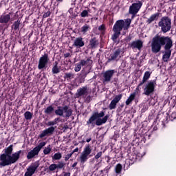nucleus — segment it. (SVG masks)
Here are the masks:
<instances>
[{
    "instance_id": "nucleus-11",
    "label": "nucleus",
    "mask_w": 176,
    "mask_h": 176,
    "mask_svg": "<svg viewBox=\"0 0 176 176\" xmlns=\"http://www.w3.org/2000/svg\"><path fill=\"white\" fill-rule=\"evenodd\" d=\"M156 86V81L151 80L146 84L144 89V93L145 96H150L155 91V87Z\"/></svg>"
},
{
    "instance_id": "nucleus-19",
    "label": "nucleus",
    "mask_w": 176,
    "mask_h": 176,
    "mask_svg": "<svg viewBox=\"0 0 176 176\" xmlns=\"http://www.w3.org/2000/svg\"><path fill=\"white\" fill-rule=\"evenodd\" d=\"M73 46H75V47H83V46H85V41H83V38H76L74 40Z\"/></svg>"
},
{
    "instance_id": "nucleus-36",
    "label": "nucleus",
    "mask_w": 176,
    "mask_h": 176,
    "mask_svg": "<svg viewBox=\"0 0 176 176\" xmlns=\"http://www.w3.org/2000/svg\"><path fill=\"white\" fill-rule=\"evenodd\" d=\"M149 78H151V72H145L144 76H143V79L146 81V80H148V79H149Z\"/></svg>"
},
{
    "instance_id": "nucleus-1",
    "label": "nucleus",
    "mask_w": 176,
    "mask_h": 176,
    "mask_svg": "<svg viewBox=\"0 0 176 176\" xmlns=\"http://www.w3.org/2000/svg\"><path fill=\"white\" fill-rule=\"evenodd\" d=\"M162 46H164V54L162 56V60L164 63H168L171 57V47H173V40L168 36H160L156 34L152 39L151 52L155 54L162 50Z\"/></svg>"
},
{
    "instance_id": "nucleus-2",
    "label": "nucleus",
    "mask_w": 176,
    "mask_h": 176,
    "mask_svg": "<svg viewBox=\"0 0 176 176\" xmlns=\"http://www.w3.org/2000/svg\"><path fill=\"white\" fill-rule=\"evenodd\" d=\"M3 152L4 153L0 155V167H6L17 163L21 155V150L13 153V144L4 148Z\"/></svg>"
},
{
    "instance_id": "nucleus-4",
    "label": "nucleus",
    "mask_w": 176,
    "mask_h": 176,
    "mask_svg": "<svg viewBox=\"0 0 176 176\" xmlns=\"http://www.w3.org/2000/svg\"><path fill=\"white\" fill-rule=\"evenodd\" d=\"M93 66V60H91V57H87L85 59H82L80 61V63H76L74 67L75 72H79L80 69H82V67H83V69H86L88 68L87 72H85L84 76L86 78L89 74H90V71L91 70V67Z\"/></svg>"
},
{
    "instance_id": "nucleus-20",
    "label": "nucleus",
    "mask_w": 176,
    "mask_h": 176,
    "mask_svg": "<svg viewBox=\"0 0 176 176\" xmlns=\"http://www.w3.org/2000/svg\"><path fill=\"white\" fill-rule=\"evenodd\" d=\"M10 14H2L0 16V23L1 24H6L10 21Z\"/></svg>"
},
{
    "instance_id": "nucleus-38",
    "label": "nucleus",
    "mask_w": 176,
    "mask_h": 176,
    "mask_svg": "<svg viewBox=\"0 0 176 176\" xmlns=\"http://www.w3.org/2000/svg\"><path fill=\"white\" fill-rule=\"evenodd\" d=\"M81 17H89V11L87 10H84L81 13H80Z\"/></svg>"
},
{
    "instance_id": "nucleus-29",
    "label": "nucleus",
    "mask_w": 176,
    "mask_h": 176,
    "mask_svg": "<svg viewBox=\"0 0 176 176\" xmlns=\"http://www.w3.org/2000/svg\"><path fill=\"white\" fill-rule=\"evenodd\" d=\"M53 111H54V108H53L52 106H49L45 109V113H46L47 115H50V113H52Z\"/></svg>"
},
{
    "instance_id": "nucleus-56",
    "label": "nucleus",
    "mask_w": 176,
    "mask_h": 176,
    "mask_svg": "<svg viewBox=\"0 0 176 176\" xmlns=\"http://www.w3.org/2000/svg\"><path fill=\"white\" fill-rule=\"evenodd\" d=\"M170 2H175L176 0H170Z\"/></svg>"
},
{
    "instance_id": "nucleus-28",
    "label": "nucleus",
    "mask_w": 176,
    "mask_h": 176,
    "mask_svg": "<svg viewBox=\"0 0 176 176\" xmlns=\"http://www.w3.org/2000/svg\"><path fill=\"white\" fill-rule=\"evenodd\" d=\"M122 164H118L115 167V171L116 174H120V173H122Z\"/></svg>"
},
{
    "instance_id": "nucleus-41",
    "label": "nucleus",
    "mask_w": 176,
    "mask_h": 176,
    "mask_svg": "<svg viewBox=\"0 0 176 176\" xmlns=\"http://www.w3.org/2000/svg\"><path fill=\"white\" fill-rule=\"evenodd\" d=\"M64 166H65V164H64V162H59L58 164H56V168H60V169L63 168Z\"/></svg>"
},
{
    "instance_id": "nucleus-40",
    "label": "nucleus",
    "mask_w": 176,
    "mask_h": 176,
    "mask_svg": "<svg viewBox=\"0 0 176 176\" xmlns=\"http://www.w3.org/2000/svg\"><path fill=\"white\" fill-rule=\"evenodd\" d=\"M83 98L85 102L89 103L90 102V101H91V96L90 95L89 96L87 95L86 96H84Z\"/></svg>"
},
{
    "instance_id": "nucleus-35",
    "label": "nucleus",
    "mask_w": 176,
    "mask_h": 176,
    "mask_svg": "<svg viewBox=\"0 0 176 176\" xmlns=\"http://www.w3.org/2000/svg\"><path fill=\"white\" fill-rule=\"evenodd\" d=\"M52 152V147H50V145L47 146V147H45L43 150L44 155H49Z\"/></svg>"
},
{
    "instance_id": "nucleus-48",
    "label": "nucleus",
    "mask_w": 176,
    "mask_h": 176,
    "mask_svg": "<svg viewBox=\"0 0 176 176\" xmlns=\"http://www.w3.org/2000/svg\"><path fill=\"white\" fill-rule=\"evenodd\" d=\"M63 174V176H71V173L69 172H64Z\"/></svg>"
},
{
    "instance_id": "nucleus-15",
    "label": "nucleus",
    "mask_w": 176,
    "mask_h": 176,
    "mask_svg": "<svg viewBox=\"0 0 176 176\" xmlns=\"http://www.w3.org/2000/svg\"><path fill=\"white\" fill-rule=\"evenodd\" d=\"M90 93H91V91H90V89H89V87H87V86H85V87L79 88L77 90L76 96L77 98H79V97H85L86 96H89Z\"/></svg>"
},
{
    "instance_id": "nucleus-3",
    "label": "nucleus",
    "mask_w": 176,
    "mask_h": 176,
    "mask_svg": "<svg viewBox=\"0 0 176 176\" xmlns=\"http://www.w3.org/2000/svg\"><path fill=\"white\" fill-rule=\"evenodd\" d=\"M130 24H131V19H126V21L123 20H118L116 22L113 27V34L112 35V41L115 42L120 36V32L127 31L130 28Z\"/></svg>"
},
{
    "instance_id": "nucleus-33",
    "label": "nucleus",
    "mask_w": 176,
    "mask_h": 176,
    "mask_svg": "<svg viewBox=\"0 0 176 176\" xmlns=\"http://www.w3.org/2000/svg\"><path fill=\"white\" fill-rule=\"evenodd\" d=\"M61 157H63V155L60 154V153H56L52 157V159L54 160H60Z\"/></svg>"
},
{
    "instance_id": "nucleus-13",
    "label": "nucleus",
    "mask_w": 176,
    "mask_h": 176,
    "mask_svg": "<svg viewBox=\"0 0 176 176\" xmlns=\"http://www.w3.org/2000/svg\"><path fill=\"white\" fill-rule=\"evenodd\" d=\"M116 74V71L114 69L107 70L103 74V83L106 85V83H109L111 80H112V78H113V75Z\"/></svg>"
},
{
    "instance_id": "nucleus-51",
    "label": "nucleus",
    "mask_w": 176,
    "mask_h": 176,
    "mask_svg": "<svg viewBox=\"0 0 176 176\" xmlns=\"http://www.w3.org/2000/svg\"><path fill=\"white\" fill-rule=\"evenodd\" d=\"M76 166H78V162H74L72 165V167L73 168H74V167H76Z\"/></svg>"
},
{
    "instance_id": "nucleus-23",
    "label": "nucleus",
    "mask_w": 176,
    "mask_h": 176,
    "mask_svg": "<svg viewBox=\"0 0 176 176\" xmlns=\"http://www.w3.org/2000/svg\"><path fill=\"white\" fill-rule=\"evenodd\" d=\"M157 19H159V13L153 14L146 20V23L147 24H151L153 23L155 20H157Z\"/></svg>"
},
{
    "instance_id": "nucleus-6",
    "label": "nucleus",
    "mask_w": 176,
    "mask_h": 176,
    "mask_svg": "<svg viewBox=\"0 0 176 176\" xmlns=\"http://www.w3.org/2000/svg\"><path fill=\"white\" fill-rule=\"evenodd\" d=\"M55 114L63 118H69L72 115V110L68 106L58 107Z\"/></svg>"
},
{
    "instance_id": "nucleus-32",
    "label": "nucleus",
    "mask_w": 176,
    "mask_h": 176,
    "mask_svg": "<svg viewBox=\"0 0 176 176\" xmlns=\"http://www.w3.org/2000/svg\"><path fill=\"white\" fill-rule=\"evenodd\" d=\"M19 27H20V21L18 20L13 23L12 28H14L15 31H17Z\"/></svg>"
},
{
    "instance_id": "nucleus-53",
    "label": "nucleus",
    "mask_w": 176,
    "mask_h": 176,
    "mask_svg": "<svg viewBox=\"0 0 176 176\" xmlns=\"http://www.w3.org/2000/svg\"><path fill=\"white\" fill-rule=\"evenodd\" d=\"M109 160H111V157H108L107 163H109Z\"/></svg>"
},
{
    "instance_id": "nucleus-7",
    "label": "nucleus",
    "mask_w": 176,
    "mask_h": 176,
    "mask_svg": "<svg viewBox=\"0 0 176 176\" xmlns=\"http://www.w3.org/2000/svg\"><path fill=\"white\" fill-rule=\"evenodd\" d=\"M45 145L46 142H40L36 147L28 153L27 159L30 160L31 159H34L36 156H38V155H39V152H41V149H42V148Z\"/></svg>"
},
{
    "instance_id": "nucleus-18",
    "label": "nucleus",
    "mask_w": 176,
    "mask_h": 176,
    "mask_svg": "<svg viewBox=\"0 0 176 176\" xmlns=\"http://www.w3.org/2000/svg\"><path fill=\"white\" fill-rule=\"evenodd\" d=\"M122 97H123V95L119 94L115 96V98L111 100L109 105V108L111 111L112 109H116V105H118V102L122 100Z\"/></svg>"
},
{
    "instance_id": "nucleus-54",
    "label": "nucleus",
    "mask_w": 176,
    "mask_h": 176,
    "mask_svg": "<svg viewBox=\"0 0 176 176\" xmlns=\"http://www.w3.org/2000/svg\"><path fill=\"white\" fill-rule=\"evenodd\" d=\"M56 2H63V0H56Z\"/></svg>"
},
{
    "instance_id": "nucleus-25",
    "label": "nucleus",
    "mask_w": 176,
    "mask_h": 176,
    "mask_svg": "<svg viewBox=\"0 0 176 176\" xmlns=\"http://www.w3.org/2000/svg\"><path fill=\"white\" fill-rule=\"evenodd\" d=\"M97 120V117L94 114L91 116L88 121H87V124H94V122Z\"/></svg>"
},
{
    "instance_id": "nucleus-22",
    "label": "nucleus",
    "mask_w": 176,
    "mask_h": 176,
    "mask_svg": "<svg viewBox=\"0 0 176 176\" xmlns=\"http://www.w3.org/2000/svg\"><path fill=\"white\" fill-rule=\"evenodd\" d=\"M137 94H138V91H135V92L131 94V95L125 102L126 105H130V103L134 101V98H135V96H137Z\"/></svg>"
},
{
    "instance_id": "nucleus-52",
    "label": "nucleus",
    "mask_w": 176,
    "mask_h": 176,
    "mask_svg": "<svg viewBox=\"0 0 176 176\" xmlns=\"http://www.w3.org/2000/svg\"><path fill=\"white\" fill-rule=\"evenodd\" d=\"M90 141H91V138H88V139H87V140H86L87 142H89Z\"/></svg>"
},
{
    "instance_id": "nucleus-39",
    "label": "nucleus",
    "mask_w": 176,
    "mask_h": 176,
    "mask_svg": "<svg viewBox=\"0 0 176 176\" xmlns=\"http://www.w3.org/2000/svg\"><path fill=\"white\" fill-rule=\"evenodd\" d=\"M56 168H57V164H52L49 166L50 171H54V170H56Z\"/></svg>"
},
{
    "instance_id": "nucleus-49",
    "label": "nucleus",
    "mask_w": 176,
    "mask_h": 176,
    "mask_svg": "<svg viewBox=\"0 0 176 176\" xmlns=\"http://www.w3.org/2000/svg\"><path fill=\"white\" fill-rule=\"evenodd\" d=\"M69 56H71V54H69V52L66 53V54H64L65 58H67V57H69Z\"/></svg>"
},
{
    "instance_id": "nucleus-9",
    "label": "nucleus",
    "mask_w": 176,
    "mask_h": 176,
    "mask_svg": "<svg viewBox=\"0 0 176 176\" xmlns=\"http://www.w3.org/2000/svg\"><path fill=\"white\" fill-rule=\"evenodd\" d=\"M94 114L95 115L97 119L96 121V126H102V124L107 123V121L109 118V115L105 116V113H104V111H100V113L95 112L94 113Z\"/></svg>"
},
{
    "instance_id": "nucleus-34",
    "label": "nucleus",
    "mask_w": 176,
    "mask_h": 176,
    "mask_svg": "<svg viewBox=\"0 0 176 176\" xmlns=\"http://www.w3.org/2000/svg\"><path fill=\"white\" fill-rule=\"evenodd\" d=\"M47 136H49V133H47V131L45 129L38 135V138H43L44 137H47Z\"/></svg>"
},
{
    "instance_id": "nucleus-57",
    "label": "nucleus",
    "mask_w": 176,
    "mask_h": 176,
    "mask_svg": "<svg viewBox=\"0 0 176 176\" xmlns=\"http://www.w3.org/2000/svg\"><path fill=\"white\" fill-rule=\"evenodd\" d=\"M98 164H100V163L96 164L95 165L96 167H97V166H98Z\"/></svg>"
},
{
    "instance_id": "nucleus-46",
    "label": "nucleus",
    "mask_w": 176,
    "mask_h": 176,
    "mask_svg": "<svg viewBox=\"0 0 176 176\" xmlns=\"http://www.w3.org/2000/svg\"><path fill=\"white\" fill-rule=\"evenodd\" d=\"M98 30L99 31H104V30H105V26L104 25H102L98 27Z\"/></svg>"
},
{
    "instance_id": "nucleus-12",
    "label": "nucleus",
    "mask_w": 176,
    "mask_h": 176,
    "mask_svg": "<svg viewBox=\"0 0 176 176\" xmlns=\"http://www.w3.org/2000/svg\"><path fill=\"white\" fill-rule=\"evenodd\" d=\"M50 60L49 54H44L38 60V69H43V68H46V65L49 63Z\"/></svg>"
},
{
    "instance_id": "nucleus-50",
    "label": "nucleus",
    "mask_w": 176,
    "mask_h": 176,
    "mask_svg": "<svg viewBox=\"0 0 176 176\" xmlns=\"http://www.w3.org/2000/svg\"><path fill=\"white\" fill-rule=\"evenodd\" d=\"M79 151V148L78 147H76L72 152V155H74V153H75L76 152H78Z\"/></svg>"
},
{
    "instance_id": "nucleus-44",
    "label": "nucleus",
    "mask_w": 176,
    "mask_h": 176,
    "mask_svg": "<svg viewBox=\"0 0 176 176\" xmlns=\"http://www.w3.org/2000/svg\"><path fill=\"white\" fill-rule=\"evenodd\" d=\"M72 153H71L70 154H67L65 155V162H67V160H69V158L72 156Z\"/></svg>"
},
{
    "instance_id": "nucleus-26",
    "label": "nucleus",
    "mask_w": 176,
    "mask_h": 176,
    "mask_svg": "<svg viewBox=\"0 0 176 176\" xmlns=\"http://www.w3.org/2000/svg\"><path fill=\"white\" fill-rule=\"evenodd\" d=\"M59 121H60V118H56L53 121H49L47 125L51 126V127H53V126L57 124V123H58Z\"/></svg>"
},
{
    "instance_id": "nucleus-14",
    "label": "nucleus",
    "mask_w": 176,
    "mask_h": 176,
    "mask_svg": "<svg viewBox=\"0 0 176 176\" xmlns=\"http://www.w3.org/2000/svg\"><path fill=\"white\" fill-rule=\"evenodd\" d=\"M38 167H39V162H35L29 166L27 168V171L25 173L24 176H32L35 174V171L38 170Z\"/></svg>"
},
{
    "instance_id": "nucleus-27",
    "label": "nucleus",
    "mask_w": 176,
    "mask_h": 176,
    "mask_svg": "<svg viewBox=\"0 0 176 176\" xmlns=\"http://www.w3.org/2000/svg\"><path fill=\"white\" fill-rule=\"evenodd\" d=\"M24 117L26 120H31L32 119V113L30 111H26L24 113Z\"/></svg>"
},
{
    "instance_id": "nucleus-31",
    "label": "nucleus",
    "mask_w": 176,
    "mask_h": 176,
    "mask_svg": "<svg viewBox=\"0 0 176 176\" xmlns=\"http://www.w3.org/2000/svg\"><path fill=\"white\" fill-rule=\"evenodd\" d=\"M57 63H56L55 65L52 67V74H59L60 72V68H58V66H57Z\"/></svg>"
},
{
    "instance_id": "nucleus-21",
    "label": "nucleus",
    "mask_w": 176,
    "mask_h": 176,
    "mask_svg": "<svg viewBox=\"0 0 176 176\" xmlns=\"http://www.w3.org/2000/svg\"><path fill=\"white\" fill-rule=\"evenodd\" d=\"M91 30V27L90 26V25L85 24L80 28V32L82 35H86V34H87V32H89V31H90Z\"/></svg>"
},
{
    "instance_id": "nucleus-24",
    "label": "nucleus",
    "mask_w": 176,
    "mask_h": 176,
    "mask_svg": "<svg viewBox=\"0 0 176 176\" xmlns=\"http://www.w3.org/2000/svg\"><path fill=\"white\" fill-rule=\"evenodd\" d=\"M89 45L92 49L97 47L98 46V40L96 37L92 38L89 41Z\"/></svg>"
},
{
    "instance_id": "nucleus-16",
    "label": "nucleus",
    "mask_w": 176,
    "mask_h": 176,
    "mask_svg": "<svg viewBox=\"0 0 176 176\" xmlns=\"http://www.w3.org/2000/svg\"><path fill=\"white\" fill-rule=\"evenodd\" d=\"M122 57V50L120 49H117L116 51L111 54L108 61H118Z\"/></svg>"
},
{
    "instance_id": "nucleus-47",
    "label": "nucleus",
    "mask_w": 176,
    "mask_h": 176,
    "mask_svg": "<svg viewBox=\"0 0 176 176\" xmlns=\"http://www.w3.org/2000/svg\"><path fill=\"white\" fill-rule=\"evenodd\" d=\"M124 41L126 42H130V41H131V36H126L125 38H124Z\"/></svg>"
},
{
    "instance_id": "nucleus-43",
    "label": "nucleus",
    "mask_w": 176,
    "mask_h": 176,
    "mask_svg": "<svg viewBox=\"0 0 176 176\" xmlns=\"http://www.w3.org/2000/svg\"><path fill=\"white\" fill-rule=\"evenodd\" d=\"M101 156H102V152H98L95 156H94V159H96L98 160V159L99 157H101Z\"/></svg>"
},
{
    "instance_id": "nucleus-8",
    "label": "nucleus",
    "mask_w": 176,
    "mask_h": 176,
    "mask_svg": "<svg viewBox=\"0 0 176 176\" xmlns=\"http://www.w3.org/2000/svg\"><path fill=\"white\" fill-rule=\"evenodd\" d=\"M91 146H90V144H87L85 146L79 157L80 163H86L87 160L89 159V157H91Z\"/></svg>"
},
{
    "instance_id": "nucleus-5",
    "label": "nucleus",
    "mask_w": 176,
    "mask_h": 176,
    "mask_svg": "<svg viewBox=\"0 0 176 176\" xmlns=\"http://www.w3.org/2000/svg\"><path fill=\"white\" fill-rule=\"evenodd\" d=\"M158 25L164 34L168 32L171 30V19L168 16L162 17L159 21Z\"/></svg>"
},
{
    "instance_id": "nucleus-10",
    "label": "nucleus",
    "mask_w": 176,
    "mask_h": 176,
    "mask_svg": "<svg viewBox=\"0 0 176 176\" xmlns=\"http://www.w3.org/2000/svg\"><path fill=\"white\" fill-rule=\"evenodd\" d=\"M142 7V2L141 1H138L135 3H132L129 7V14H132L134 17L138 12H140V9Z\"/></svg>"
},
{
    "instance_id": "nucleus-17",
    "label": "nucleus",
    "mask_w": 176,
    "mask_h": 176,
    "mask_svg": "<svg viewBox=\"0 0 176 176\" xmlns=\"http://www.w3.org/2000/svg\"><path fill=\"white\" fill-rule=\"evenodd\" d=\"M129 46L130 47H131V49H137L138 50H139V52H141V50L142 49V47H144V42L141 40H136L132 41L129 44Z\"/></svg>"
},
{
    "instance_id": "nucleus-55",
    "label": "nucleus",
    "mask_w": 176,
    "mask_h": 176,
    "mask_svg": "<svg viewBox=\"0 0 176 176\" xmlns=\"http://www.w3.org/2000/svg\"><path fill=\"white\" fill-rule=\"evenodd\" d=\"M122 35H126V32H123Z\"/></svg>"
},
{
    "instance_id": "nucleus-30",
    "label": "nucleus",
    "mask_w": 176,
    "mask_h": 176,
    "mask_svg": "<svg viewBox=\"0 0 176 176\" xmlns=\"http://www.w3.org/2000/svg\"><path fill=\"white\" fill-rule=\"evenodd\" d=\"M47 133H48V135H52L53 133H54V130H56V126H50L47 129H46Z\"/></svg>"
},
{
    "instance_id": "nucleus-45",
    "label": "nucleus",
    "mask_w": 176,
    "mask_h": 176,
    "mask_svg": "<svg viewBox=\"0 0 176 176\" xmlns=\"http://www.w3.org/2000/svg\"><path fill=\"white\" fill-rule=\"evenodd\" d=\"M50 14H51L50 11H47V12H45V13H44L43 17L44 19H46L47 17H49V16H50Z\"/></svg>"
},
{
    "instance_id": "nucleus-58",
    "label": "nucleus",
    "mask_w": 176,
    "mask_h": 176,
    "mask_svg": "<svg viewBox=\"0 0 176 176\" xmlns=\"http://www.w3.org/2000/svg\"><path fill=\"white\" fill-rule=\"evenodd\" d=\"M175 118H176V117L175 116V117L173 118V119H175Z\"/></svg>"
},
{
    "instance_id": "nucleus-42",
    "label": "nucleus",
    "mask_w": 176,
    "mask_h": 176,
    "mask_svg": "<svg viewBox=\"0 0 176 176\" xmlns=\"http://www.w3.org/2000/svg\"><path fill=\"white\" fill-rule=\"evenodd\" d=\"M145 82H146V81L143 78L142 80L140 82V83L137 87L135 91H140V87L142 86V85H144V83H145Z\"/></svg>"
},
{
    "instance_id": "nucleus-37",
    "label": "nucleus",
    "mask_w": 176,
    "mask_h": 176,
    "mask_svg": "<svg viewBox=\"0 0 176 176\" xmlns=\"http://www.w3.org/2000/svg\"><path fill=\"white\" fill-rule=\"evenodd\" d=\"M75 75H74V74L72 73H66L65 75V78L66 79H74Z\"/></svg>"
}]
</instances>
